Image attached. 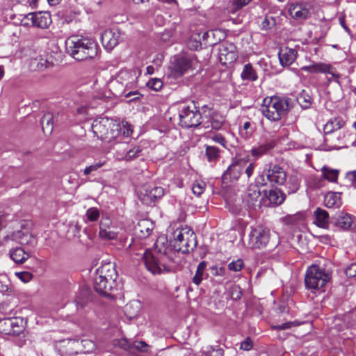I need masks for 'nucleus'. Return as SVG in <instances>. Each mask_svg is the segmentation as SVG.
I'll use <instances>...</instances> for the list:
<instances>
[{"mask_svg": "<svg viewBox=\"0 0 356 356\" xmlns=\"http://www.w3.org/2000/svg\"><path fill=\"white\" fill-rule=\"evenodd\" d=\"M326 74H328L331 76V78H327L328 81H331V80H334V81L339 83V79L340 78V74L333 68L331 65H329V70Z\"/></svg>", "mask_w": 356, "mask_h": 356, "instance_id": "13d9d810", "label": "nucleus"}, {"mask_svg": "<svg viewBox=\"0 0 356 356\" xmlns=\"http://www.w3.org/2000/svg\"><path fill=\"white\" fill-rule=\"evenodd\" d=\"M51 63L42 56L31 58L29 61V68L31 71H43L51 66Z\"/></svg>", "mask_w": 356, "mask_h": 356, "instance_id": "c85d7f7f", "label": "nucleus"}, {"mask_svg": "<svg viewBox=\"0 0 356 356\" xmlns=\"http://www.w3.org/2000/svg\"><path fill=\"white\" fill-rule=\"evenodd\" d=\"M142 309V304L138 300H133L129 302L124 307V314L129 319L137 317Z\"/></svg>", "mask_w": 356, "mask_h": 356, "instance_id": "c756f323", "label": "nucleus"}, {"mask_svg": "<svg viewBox=\"0 0 356 356\" xmlns=\"http://www.w3.org/2000/svg\"><path fill=\"white\" fill-rule=\"evenodd\" d=\"M27 19L31 21L33 26L42 29L47 28L51 22V16L47 13H29Z\"/></svg>", "mask_w": 356, "mask_h": 356, "instance_id": "412c9836", "label": "nucleus"}, {"mask_svg": "<svg viewBox=\"0 0 356 356\" xmlns=\"http://www.w3.org/2000/svg\"><path fill=\"white\" fill-rule=\"evenodd\" d=\"M314 223L319 227L327 229L330 222L328 213L321 208H317L314 211Z\"/></svg>", "mask_w": 356, "mask_h": 356, "instance_id": "2f4dec72", "label": "nucleus"}, {"mask_svg": "<svg viewBox=\"0 0 356 356\" xmlns=\"http://www.w3.org/2000/svg\"><path fill=\"white\" fill-rule=\"evenodd\" d=\"M293 323L291 322H288V323H282L281 325H279L277 326H276V328L278 329V330H286V329H289L291 327Z\"/></svg>", "mask_w": 356, "mask_h": 356, "instance_id": "338daca9", "label": "nucleus"}, {"mask_svg": "<svg viewBox=\"0 0 356 356\" xmlns=\"http://www.w3.org/2000/svg\"><path fill=\"white\" fill-rule=\"evenodd\" d=\"M121 36V32L117 28L106 29L102 33V43L106 49L111 50L119 43Z\"/></svg>", "mask_w": 356, "mask_h": 356, "instance_id": "2eb2a0df", "label": "nucleus"}, {"mask_svg": "<svg viewBox=\"0 0 356 356\" xmlns=\"http://www.w3.org/2000/svg\"><path fill=\"white\" fill-rule=\"evenodd\" d=\"M244 161L236 160L234 161L228 168L227 171L222 175L224 182L233 181L237 180L241 175Z\"/></svg>", "mask_w": 356, "mask_h": 356, "instance_id": "6ab92c4d", "label": "nucleus"}, {"mask_svg": "<svg viewBox=\"0 0 356 356\" xmlns=\"http://www.w3.org/2000/svg\"><path fill=\"white\" fill-rule=\"evenodd\" d=\"M172 243L176 251L189 252L196 246L195 234L188 227L177 228L172 233Z\"/></svg>", "mask_w": 356, "mask_h": 356, "instance_id": "423d86ee", "label": "nucleus"}, {"mask_svg": "<svg viewBox=\"0 0 356 356\" xmlns=\"http://www.w3.org/2000/svg\"><path fill=\"white\" fill-rule=\"evenodd\" d=\"M132 343L127 339H121L118 341V346L125 350L132 352Z\"/></svg>", "mask_w": 356, "mask_h": 356, "instance_id": "6e6d98bb", "label": "nucleus"}, {"mask_svg": "<svg viewBox=\"0 0 356 356\" xmlns=\"http://www.w3.org/2000/svg\"><path fill=\"white\" fill-rule=\"evenodd\" d=\"M212 140L214 142L220 144L222 147H226V140L224 138V137H222V135H220V134H216V135H214L212 137Z\"/></svg>", "mask_w": 356, "mask_h": 356, "instance_id": "680f3d73", "label": "nucleus"}, {"mask_svg": "<svg viewBox=\"0 0 356 356\" xmlns=\"http://www.w3.org/2000/svg\"><path fill=\"white\" fill-rule=\"evenodd\" d=\"M179 124L183 127H197L200 124L201 113L197 110L194 104L178 105Z\"/></svg>", "mask_w": 356, "mask_h": 356, "instance_id": "6e6552de", "label": "nucleus"}, {"mask_svg": "<svg viewBox=\"0 0 356 356\" xmlns=\"http://www.w3.org/2000/svg\"><path fill=\"white\" fill-rule=\"evenodd\" d=\"M257 79V73L253 70L252 67L249 64H246V79L254 81Z\"/></svg>", "mask_w": 356, "mask_h": 356, "instance_id": "4d7b16f0", "label": "nucleus"}, {"mask_svg": "<svg viewBox=\"0 0 356 356\" xmlns=\"http://www.w3.org/2000/svg\"><path fill=\"white\" fill-rule=\"evenodd\" d=\"M346 124L341 117H336L329 120L324 125L323 131L325 134H332L341 129Z\"/></svg>", "mask_w": 356, "mask_h": 356, "instance_id": "7c9ffc66", "label": "nucleus"}, {"mask_svg": "<svg viewBox=\"0 0 356 356\" xmlns=\"http://www.w3.org/2000/svg\"><path fill=\"white\" fill-rule=\"evenodd\" d=\"M244 266L243 261L242 259H237L236 261H232L229 264V268L234 271H239L242 269Z\"/></svg>", "mask_w": 356, "mask_h": 356, "instance_id": "5fc2aeb1", "label": "nucleus"}, {"mask_svg": "<svg viewBox=\"0 0 356 356\" xmlns=\"http://www.w3.org/2000/svg\"><path fill=\"white\" fill-rule=\"evenodd\" d=\"M193 59L190 56H176L169 65L171 75L175 77L182 76L193 65Z\"/></svg>", "mask_w": 356, "mask_h": 356, "instance_id": "f8f14e48", "label": "nucleus"}, {"mask_svg": "<svg viewBox=\"0 0 356 356\" xmlns=\"http://www.w3.org/2000/svg\"><path fill=\"white\" fill-rule=\"evenodd\" d=\"M261 197V192L257 185L251 184L248 188V196L246 197V202H248L250 207H259L262 198Z\"/></svg>", "mask_w": 356, "mask_h": 356, "instance_id": "b1692460", "label": "nucleus"}, {"mask_svg": "<svg viewBox=\"0 0 356 356\" xmlns=\"http://www.w3.org/2000/svg\"><path fill=\"white\" fill-rule=\"evenodd\" d=\"M341 147H347L349 145L356 146V134H349L348 131L343 134L342 136H339Z\"/></svg>", "mask_w": 356, "mask_h": 356, "instance_id": "e433bc0d", "label": "nucleus"}, {"mask_svg": "<svg viewBox=\"0 0 356 356\" xmlns=\"http://www.w3.org/2000/svg\"><path fill=\"white\" fill-rule=\"evenodd\" d=\"M330 276L324 269L317 265L311 266L305 275V285L307 288L316 290L323 288L330 280Z\"/></svg>", "mask_w": 356, "mask_h": 356, "instance_id": "1a4fd4ad", "label": "nucleus"}, {"mask_svg": "<svg viewBox=\"0 0 356 356\" xmlns=\"http://www.w3.org/2000/svg\"><path fill=\"white\" fill-rule=\"evenodd\" d=\"M346 273L348 276L353 277L356 275V264H352L346 270Z\"/></svg>", "mask_w": 356, "mask_h": 356, "instance_id": "e2e57ef3", "label": "nucleus"}, {"mask_svg": "<svg viewBox=\"0 0 356 356\" xmlns=\"http://www.w3.org/2000/svg\"><path fill=\"white\" fill-rule=\"evenodd\" d=\"M148 348H149V345L143 341H134L132 343V352L131 353H134V350L141 352V353H147Z\"/></svg>", "mask_w": 356, "mask_h": 356, "instance_id": "09e8293b", "label": "nucleus"}, {"mask_svg": "<svg viewBox=\"0 0 356 356\" xmlns=\"http://www.w3.org/2000/svg\"><path fill=\"white\" fill-rule=\"evenodd\" d=\"M298 101L302 108H307L312 104V98L309 94L303 90L298 97Z\"/></svg>", "mask_w": 356, "mask_h": 356, "instance_id": "c03bdc74", "label": "nucleus"}, {"mask_svg": "<svg viewBox=\"0 0 356 356\" xmlns=\"http://www.w3.org/2000/svg\"><path fill=\"white\" fill-rule=\"evenodd\" d=\"M94 287L95 291L104 296H110L111 291L116 287V284H110L107 279L95 276L94 280Z\"/></svg>", "mask_w": 356, "mask_h": 356, "instance_id": "4be33fe9", "label": "nucleus"}, {"mask_svg": "<svg viewBox=\"0 0 356 356\" xmlns=\"http://www.w3.org/2000/svg\"><path fill=\"white\" fill-rule=\"evenodd\" d=\"M67 54L76 60L94 58L98 53L97 44L90 38L72 35L65 42Z\"/></svg>", "mask_w": 356, "mask_h": 356, "instance_id": "20e7f679", "label": "nucleus"}, {"mask_svg": "<svg viewBox=\"0 0 356 356\" xmlns=\"http://www.w3.org/2000/svg\"><path fill=\"white\" fill-rule=\"evenodd\" d=\"M94 134L106 143H121L124 138L129 137L133 129L127 122H118L108 118L95 120L92 125Z\"/></svg>", "mask_w": 356, "mask_h": 356, "instance_id": "7ed1b4c3", "label": "nucleus"}, {"mask_svg": "<svg viewBox=\"0 0 356 356\" xmlns=\"http://www.w3.org/2000/svg\"><path fill=\"white\" fill-rule=\"evenodd\" d=\"M41 124L44 132L51 133L53 129V116L51 113L44 114L41 120Z\"/></svg>", "mask_w": 356, "mask_h": 356, "instance_id": "ea45409f", "label": "nucleus"}, {"mask_svg": "<svg viewBox=\"0 0 356 356\" xmlns=\"http://www.w3.org/2000/svg\"><path fill=\"white\" fill-rule=\"evenodd\" d=\"M164 194V190L162 187H154L152 188L150 191H146V193L144 194L145 197H146L147 200H149L150 201H154L158 198L161 197Z\"/></svg>", "mask_w": 356, "mask_h": 356, "instance_id": "58836bf2", "label": "nucleus"}, {"mask_svg": "<svg viewBox=\"0 0 356 356\" xmlns=\"http://www.w3.org/2000/svg\"><path fill=\"white\" fill-rule=\"evenodd\" d=\"M170 259L163 255L156 254L150 250H145L143 253V261L147 269L152 274H161L164 272H170L171 266L166 262Z\"/></svg>", "mask_w": 356, "mask_h": 356, "instance_id": "0eeeda50", "label": "nucleus"}, {"mask_svg": "<svg viewBox=\"0 0 356 356\" xmlns=\"http://www.w3.org/2000/svg\"><path fill=\"white\" fill-rule=\"evenodd\" d=\"M353 220L354 218L351 215L340 212L334 217V225L341 229L348 230L351 228Z\"/></svg>", "mask_w": 356, "mask_h": 356, "instance_id": "bb28decb", "label": "nucleus"}, {"mask_svg": "<svg viewBox=\"0 0 356 356\" xmlns=\"http://www.w3.org/2000/svg\"><path fill=\"white\" fill-rule=\"evenodd\" d=\"M237 59V53L235 47L230 44L222 45L219 49V61L224 66H229Z\"/></svg>", "mask_w": 356, "mask_h": 356, "instance_id": "a211bd4d", "label": "nucleus"}, {"mask_svg": "<svg viewBox=\"0 0 356 356\" xmlns=\"http://www.w3.org/2000/svg\"><path fill=\"white\" fill-rule=\"evenodd\" d=\"M15 275L20 280L25 283L29 282L33 278L32 274L27 271L15 273Z\"/></svg>", "mask_w": 356, "mask_h": 356, "instance_id": "864d4df0", "label": "nucleus"}, {"mask_svg": "<svg viewBox=\"0 0 356 356\" xmlns=\"http://www.w3.org/2000/svg\"><path fill=\"white\" fill-rule=\"evenodd\" d=\"M154 252L163 255V259L164 257H170L171 249L168 245V241L165 237L160 236L158 238L155 243Z\"/></svg>", "mask_w": 356, "mask_h": 356, "instance_id": "473e14b6", "label": "nucleus"}, {"mask_svg": "<svg viewBox=\"0 0 356 356\" xmlns=\"http://www.w3.org/2000/svg\"><path fill=\"white\" fill-rule=\"evenodd\" d=\"M231 296L233 299H238L241 296V292L240 291V289L237 286H234L232 289V291L231 292Z\"/></svg>", "mask_w": 356, "mask_h": 356, "instance_id": "0e129e2a", "label": "nucleus"}, {"mask_svg": "<svg viewBox=\"0 0 356 356\" xmlns=\"http://www.w3.org/2000/svg\"><path fill=\"white\" fill-rule=\"evenodd\" d=\"M286 184L289 193H296L298 190L300 186L299 175L296 172L291 174L289 177V180Z\"/></svg>", "mask_w": 356, "mask_h": 356, "instance_id": "4c0bfd02", "label": "nucleus"}, {"mask_svg": "<svg viewBox=\"0 0 356 356\" xmlns=\"http://www.w3.org/2000/svg\"><path fill=\"white\" fill-rule=\"evenodd\" d=\"M94 134L106 143H121L124 138L129 137L133 129L127 122H118L108 118L95 120L92 125Z\"/></svg>", "mask_w": 356, "mask_h": 356, "instance_id": "f03ea898", "label": "nucleus"}, {"mask_svg": "<svg viewBox=\"0 0 356 356\" xmlns=\"http://www.w3.org/2000/svg\"><path fill=\"white\" fill-rule=\"evenodd\" d=\"M267 179L272 184L283 185L286 181V173L278 165H270L266 172Z\"/></svg>", "mask_w": 356, "mask_h": 356, "instance_id": "dca6fc26", "label": "nucleus"}, {"mask_svg": "<svg viewBox=\"0 0 356 356\" xmlns=\"http://www.w3.org/2000/svg\"><path fill=\"white\" fill-rule=\"evenodd\" d=\"M99 211L96 207L89 208L83 217V220L88 222H96L99 218Z\"/></svg>", "mask_w": 356, "mask_h": 356, "instance_id": "a19ab883", "label": "nucleus"}, {"mask_svg": "<svg viewBox=\"0 0 356 356\" xmlns=\"http://www.w3.org/2000/svg\"><path fill=\"white\" fill-rule=\"evenodd\" d=\"M323 178L330 182H337L339 171L327 166H323L321 169Z\"/></svg>", "mask_w": 356, "mask_h": 356, "instance_id": "c9c22d12", "label": "nucleus"}, {"mask_svg": "<svg viewBox=\"0 0 356 356\" xmlns=\"http://www.w3.org/2000/svg\"><path fill=\"white\" fill-rule=\"evenodd\" d=\"M141 152V149L139 147H135L132 149H130L127 152L124 156L118 157L119 159H123L125 161H131L136 157L138 156L140 152Z\"/></svg>", "mask_w": 356, "mask_h": 356, "instance_id": "de8ad7c7", "label": "nucleus"}, {"mask_svg": "<svg viewBox=\"0 0 356 356\" xmlns=\"http://www.w3.org/2000/svg\"><path fill=\"white\" fill-rule=\"evenodd\" d=\"M99 237L104 241L118 240L122 229L114 225L108 217H102L99 225Z\"/></svg>", "mask_w": 356, "mask_h": 356, "instance_id": "9d476101", "label": "nucleus"}, {"mask_svg": "<svg viewBox=\"0 0 356 356\" xmlns=\"http://www.w3.org/2000/svg\"><path fill=\"white\" fill-rule=\"evenodd\" d=\"M278 56L280 64L282 66H289L296 60L297 51L287 47H281Z\"/></svg>", "mask_w": 356, "mask_h": 356, "instance_id": "5701e85b", "label": "nucleus"}, {"mask_svg": "<svg viewBox=\"0 0 356 356\" xmlns=\"http://www.w3.org/2000/svg\"><path fill=\"white\" fill-rule=\"evenodd\" d=\"M302 216L300 213H297L295 215H289L284 218V222L287 224H294L298 221L302 220Z\"/></svg>", "mask_w": 356, "mask_h": 356, "instance_id": "3c124183", "label": "nucleus"}, {"mask_svg": "<svg viewBox=\"0 0 356 356\" xmlns=\"http://www.w3.org/2000/svg\"><path fill=\"white\" fill-rule=\"evenodd\" d=\"M206 184L202 181H195L192 186V191L193 194L197 196L201 195L205 190Z\"/></svg>", "mask_w": 356, "mask_h": 356, "instance_id": "49530a36", "label": "nucleus"}, {"mask_svg": "<svg viewBox=\"0 0 356 356\" xmlns=\"http://www.w3.org/2000/svg\"><path fill=\"white\" fill-rule=\"evenodd\" d=\"M108 280L110 284H116L118 276L115 266L113 263L108 262L102 264L97 270L96 275Z\"/></svg>", "mask_w": 356, "mask_h": 356, "instance_id": "aec40b11", "label": "nucleus"}, {"mask_svg": "<svg viewBox=\"0 0 356 356\" xmlns=\"http://www.w3.org/2000/svg\"><path fill=\"white\" fill-rule=\"evenodd\" d=\"M81 343L85 348H88L87 351L92 350L95 346L93 342L89 340H83Z\"/></svg>", "mask_w": 356, "mask_h": 356, "instance_id": "69168bd1", "label": "nucleus"}, {"mask_svg": "<svg viewBox=\"0 0 356 356\" xmlns=\"http://www.w3.org/2000/svg\"><path fill=\"white\" fill-rule=\"evenodd\" d=\"M270 232L262 227L251 228L249 234L248 245L251 249H261L267 245Z\"/></svg>", "mask_w": 356, "mask_h": 356, "instance_id": "9b49d317", "label": "nucleus"}, {"mask_svg": "<svg viewBox=\"0 0 356 356\" xmlns=\"http://www.w3.org/2000/svg\"><path fill=\"white\" fill-rule=\"evenodd\" d=\"M312 6L308 2L296 1L289 5L288 13L296 21H303L311 15Z\"/></svg>", "mask_w": 356, "mask_h": 356, "instance_id": "ddd939ff", "label": "nucleus"}, {"mask_svg": "<svg viewBox=\"0 0 356 356\" xmlns=\"http://www.w3.org/2000/svg\"><path fill=\"white\" fill-rule=\"evenodd\" d=\"M94 134L106 143H121L124 138L129 137L133 129L127 122H118L108 118L95 120L92 125Z\"/></svg>", "mask_w": 356, "mask_h": 356, "instance_id": "f257e3e1", "label": "nucleus"}, {"mask_svg": "<svg viewBox=\"0 0 356 356\" xmlns=\"http://www.w3.org/2000/svg\"><path fill=\"white\" fill-rule=\"evenodd\" d=\"M289 109V99L278 96L267 97L264 99L261 111L264 116L271 121H278Z\"/></svg>", "mask_w": 356, "mask_h": 356, "instance_id": "39448f33", "label": "nucleus"}, {"mask_svg": "<svg viewBox=\"0 0 356 356\" xmlns=\"http://www.w3.org/2000/svg\"><path fill=\"white\" fill-rule=\"evenodd\" d=\"M206 156L209 161H213L219 156V149L214 146H207Z\"/></svg>", "mask_w": 356, "mask_h": 356, "instance_id": "a18cd8bd", "label": "nucleus"}, {"mask_svg": "<svg viewBox=\"0 0 356 356\" xmlns=\"http://www.w3.org/2000/svg\"><path fill=\"white\" fill-rule=\"evenodd\" d=\"M153 228L154 225L151 220L142 219L135 227V233L140 238H146L150 235Z\"/></svg>", "mask_w": 356, "mask_h": 356, "instance_id": "a878e982", "label": "nucleus"}, {"mask_svg": "<svg viewBox=\"0 0 356 356\" xmlns=\"http://www.w3.org/2000/svg\"><path fill=\"white\" fill-rule=\"evenodd\" d=\"M206 267L207 264L204 261H202L198 264L196 273L193 278V282L196 285H199L201 283Z\"/></svg>", "mask_w": 356, "mask_h": 356, "instance_id": "79ce46f5", "label": "nucleus"}, {"mask_svg": "<svg viewBox=\"0 0 356 356\" xmlns=\"http://www.w3.org/2000/svg\"><path fill=\"white\" fill-rule=\"evenodd\" d=\"M341 203V196L339 193L329 192L324 197V204L328 208L338 207Z\"/></svg>", "mask_w": 356, "mask_h": 356, "instance_id": "72a5a7b5", "label": "nucleus"}, {"mask_svg": "<svg viewBox=\"0 0 356 356\" xmlns=\"http://www.w3.org/2000/svg\"><path fill=\"white\" fill-rule=\"evenodd\" d=\"M24 328L22 318H7L0 320V332L7 335H18Z\"/></svg>", "mask_w": 356, "mask_h": 356, "instance_id": "4468645a", "label": "nucleus"}, {"mask_svg": "<svg viewBox=\"0 0 356 356\" xmlns=\"http://www.w3.org/2000/svg\"><path fill=\"white\" fill-rule=\"evenodd\" d=\"M147 86L153 90L158 91L163 86V82L160 79L154 78L150 79Z\"/></svg>", "mask_w": 356, "mask_h": 356, "instance_id": "8fccbe9b", "label": "nucleus"}, {"mask_svg": "<svg viewBox=\"0 0 356 356\" xmlns=\"http://www.w3.org/2000/svg\"><path fill=\"white\" fill-rule=\"evenodd\" d=\"M222 124V121H218L215 120H212L211 121V126L213 129H219Z\"/></svg>", "mask_w": 356, "mask_h": 356, "instance_id": "774afa93", "label": "nucleus"}, {"mask_svg": "<svg viewBox=\"0 0 356 356\" xmlns=\"http://www.w3.org/2000/svg\"><path fill=\"white\" fill-rule=\"evenodd\" d=\"M11 239L21 245L31 243L34 240L32 234L27 228L14 232L11 235Z\"/></svg>", "mask_w": 356, "mask_h": 356, "instance_id": "393cba45", "label": "nucleus"}, {"mask_svg": "<svg viewBox=\"0 0 356 356\" xmlns=\"http://www.w3.org/2000/svg\"><path fill=\"white\" fill-rule=\"evenodd\" d=\"M245 5V0H233L232 11L236 12L241 9Z\"/></svg>", "mask_w": 356, "mask_h": 356, "instance_id": "bf43d9fd", "label": "nucleus"}, {"mask_svg": "<svg viewBox=\"0 0 356 356\" xmlns=\"http://www.w3.org/2000/svg\"><path fill=\"white\" fill-rule=\"evenodd\" d=\"M10 258L16 264H24L31 257V253L22 247H16L9 250Z\"/></svg>", "mask_w": 356, "mask_h": 356, "instance_id": "cd10ccee", "label": "nucleus"}, {"mask_svg": "<svg viewBox=\"0 0 356 356\" xmlns=\"http://www.w3.org/2000/svg\"><path fill=\"white\" fill-rule=\"evenodd\" d=\"M273 147V145L270 143L259 145L257 147H254L251 151V154L254 159H258L263 154H266L268 150Z\"/></svg>", "mask_w": 356, "mask_h": 356, "instance_id": "37998d69", "label": "nucleus"}, {"mask_svg": "<svg viewBox=\"0 0 356 356\" xmlns=\"http://www.w3.org/2000/svg\"><path fill=\"white\" fill-rule=\"evenodd\" d=\"M301 70L309 73L326 74L329 70V65L323 63H314L310 65L302 67Z\"/></svg>", "mask_w": 356, "mask_h": 356, "instance_id": "f704fd0d", "label": "nucleus"}, {"mask_svg": "<svg viewBox=\"0 0 356 356\" xmlns=\"http://www.w3.org/2000/svg\"><path fill=\"white\" fill-rule=\"evenodd\" d=\"M285 198L286 195L282 190L276 188L266 191L265 197H262V202L266 207L277 206L282 204Z\"/></svg>", "mask_w": 356, "mask_h": 356, "instance_id": "f3484780", "label": "nucleus"}, {"mask_svg": "<svg viewBox=\"0 0 356 356\" xmlns=\"http://www.w3.org/2000/svg\"><path fill=\"white\" fill-rule=\"evenodd\" d=\"M346 177L348 181L356 187V170L347 172Z\"/></svg>", "mask_w": 356, "mask_h": 356, "instance_id": "052dcab7", "label": "nucleus"}, {"mask_svg": "<svg viewBox=\"0 0 356 356\" xmlns=\"http://www.w3.org/2000/svg\"><path fill=\"white\" fill-rule=\"evenodd\" d=\"M104 165V162H98L96 163H94L92 165H90L88 167H86L84 170L83 173L85 175H90L92 172L96 171L98 169H99L101 167H102Z\"/></svg>", "mask_w": 356, "mask_h": 356, "instance_id": "603ef678", "label": "nucleus"}]
</instances>
